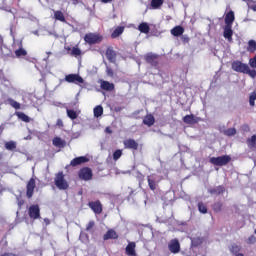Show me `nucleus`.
Instances as JSON below:
<instances>
[{
  "mask_svg": "<svg viewBox=\"0 0 256 256\" xmlns=\"http://www.w3.org/2000/svg\"><path fill=\"white\" fill-rule=\"evenodd\" d=\"M1 73H3V70L0 69V75H1Z\"/></svg>",
  "mask_w": 256,
  "mask_h": 256,
  "instance_id": "63",
  "label": "nucleus"
},
{
  "mask_svg": "<svg viewBox=\"0 0 256 256\" xmlns=\"http://www.w3.org/2000/svg\"><path fill=\"white\" fill-rule=\"evenodd\" d=\"M122 155H123V150L117 149L114 151L112 157H113L114 161H119V159H121Z\"/></svg>",
  "mask_w": 256,
  "mask_h": 256,
  "instance_id": "39",
  "label": "nucleus"
},
{
  "mask_svg": "<svg viewBox=\"0 0 256 256\" xmlns=\"http://www.w3.org/2000/svg\"><path fill=\"white\" fill-rule=\"evenodd\" d=\"M247 51L249 53H255V51H256V41L255 40L248 41Z\"/></svg>",
  "mask_w": 256,
  "mask_h": 256,
  "instance_id": "33",
  "label": "nucleus"
},
{
  "mask_svg": "<svg viewBox=\"0 0 256 256\" xmlns=\"http://www.w3.org/2000/svg\"><path fill=\"white\" fill-rule=\"evenodd\" d=\"M143 124L147 127H153L155 125V116L153 114H147L143 119Z\"/></svg>",
  "mask_w": 256,
  "mask_h": 256,
  "instance_id": "23",
  "label": "nucleus"
},
{
  "mask_svg": "<svg viewBox=\"0 0 256 256\" xmlns=\"http://www.w3.org/2000/svg\"><path fill=\"white\" fill-rule=\"evenodd\" d=\"M102 1V3H111V1H113V0H101Z\"/></svg>",
  "mask_w": 256,
  "mask_h": 256,
  "instance_id": "61",
  "label": "nucleus"
},
{
  "mask_svg": "<svg viewBox=\"0 0 256 256\" xmlns=\"http://www.w3.org/2000/svg\"><path fill=\"white\" fill-rule=\"evenodd\" d=\"M44 222L46 223V225H49L51 223V221L49 220V218H45Z\"/></svg>",
  "mask_w": 256,
  "mask_h": 256,
  "instance_id": "59",
  "label": "nucleus"
},
{
  "mask_svg": "<svg viewBox=\"0 0 256 256\" xmlns=\"http://www.w3.org/2000/svg\"><path fill=\"white\" fill-rule=\"evenodd\" d=\"M56 125H57L58 127H63V120L58 119L57 122H56Z\"/></svg>",
  "mask_w": 256,
  "mask_h": 256,
  "instance_id": "55",
  "label": "nucleus"
},
{
  "mask_svg": "<svg viewBox=\"0 0 256 256\" xmlns=\"http://www.w3.org/2000/svg\"><path fill=\"white\" fill-rule=\"evenodd\" d=\"M54 19L60 21L61 23H66L65 14L61 10L54 11Z\"/></svg>",
  "mask_w": 256,
  "mask_h": 256,
  "instance_id": "28",
  "label": "nucleus"
},
{
  "mask_svg": "<svg viewBox=\"0 0 256 256\" xmlns=\"http://www.w3.org/2000/svg\"><path fill=\"white\" fill-rule=\"evenodd\" d=\"M65 81L67 83H83V77L79 76V74H68L65 76Z\"/></svg>",
  "mask_w": 256,
  "mask_h": 256,
  "instance_id": "15",
  "label": "nucleus"
},
{
  "mask_svg": "<svg viewBox=\"0 0 256 256\" xmlns=\"http://www.w3.org/2000/svg\"><path fill=\"white\" fill-rule=\"evenodd\" d=\"M198 210L200 211V213L205 215L207 213V205L203 202H199L198 203Z\"/></svg>",
  "mask_w": 256,
  "mask_h": 256,
  "instance_id": "42",
  "label": "nucleus"
},
{
  "mask_svg": "<svg viewBox=\"0 0 256 256\" xmlns=\"http://www.w3.org/2000/svg\"><path fill=\"white\" fill-rule=\"evenodd\" d=\"M249 65L252 69H256V55L249 60Z\"/></svg>",
  "mask_w": 256,
  "mask_h": 256,
  "instance_id": "49",
  "label": "nucleus"
},
{
  "mask_svg": "<svg viewBox=\"0 0 256 256\" xmlns=\"http://www.w3.org/2000/svg\"><path fill=\"white\" fill-rule=\"evenodd\" d=\"M105 133H108L109 135H111V133H113V130H111V127H106Z\"/></svg>",
  "mask_w": 256,
  "mask_h": 256,
  "instance_id": "57",
  "label": "nucleus"
},
{
  "mask_svg": "<svg viewBox=\"0 0 256 256\" xmlns=\"http://www.w3.org/2000/svg\"><path fill=\"white\" fill-rule=\"evenodd\" d=\"M212 209H213L214 213H221V211L223 209V203L215 202L212 206Z\"/></svg>",
  "mask_w": 256,
  "mask_h": 256,
  "instance_id": "37",
  "label": "nucleus"
},
{
  "mask_svg": "<svg viewBox=\"0 0 256 256\" xmlns=\"http://www.w3.org/2000/svg\"><path fill=\"white\" fill-rule=\"evenodd\" d=\"M4 49H7V50H9V49H8L7 47H5V46H4Z\"/></svg>",
  "mask_w": 256,
  "mask_h": 256,
  "instance_id": "64",
  "label": "nucleus"
},
{
  "mask_svg": "<svg viewBox=\"0 0 256 256\" xmlns=\"http://www.w3.org/2000/svg\"><path fill=\"white\" fill-rule=\"evenodd\" d=\"M255 101H256V91H253L249 96V104L250 107H255Z\"/></svg>",
  "mask_w": 256,
  "mask_h": 256,
  "instance_id": "40",
  "label": "nucleus"
},
{
  "mask_svg": "<svg viewBox=\"0 0 256 256\" xmlns=\"http://www.w3.org/2000/svg\"><path fill=\"white\" fill-rule=\"evenodd\" d=\"M4 147L7 151H15V149H17V142L15 141L5 142Z\"/></svg>",
  "mask_w": 256,
  "mask_h": 256,
  "instance_id": "31",
  "label": "nucleus"
},
{
  "mask_svg": "<svg viewBox=\"0 0 256 256\" xmlns=\"http://www.w3.org/2000/svg\"><path fill=\"white\" fill-rule=\"evenodd\" d=\"M17 205L18 209L21 210L23 208V205H25V200L21 197L17 198Z\"/></svg>",
  "mask_w": 256,
  "mask_h": 256,
  "instance_id": "47",
  "label": "nucleus"
},
{
  "mask_svg": "<svg viewBox=\"0 0 256 256\" xmlns=\"http://www.w3.org/2000/svg\"><path fill=\"white\" fill-rule=\"evenodd\" d=\"M248 245H253L256 243V237L255 235H251L247 240Z\"/></svg>",
  "mask_w": 256,
  "mask_h": 256,
  "instance_id": "51",
  "label": "nucleus"
},
{
  "mask_svg": "<svg viewBox=\"0 0 256 256\" xmlns=\"http://www.w3.org/2000/svg\"><path fill=\"white\" fill-rule=\"evenodd\" d=\"M246 144L250 151H256V134L252 135L250 138H247Z\"/></svg>",
  "mask_w": 256,
  "mask_h": 256,
  "instance_id": "20",
  "label": "nucleus"
},
{
  "mask_svg": "<svg viewBox=\"0 0 256 256\" xmlns=\"http://www.w3.org/2000/svg\"><path fill=\"white\" fill-rule=\"evenodd\" d=\"M16 116L18 117V119H20L24 123H29V121H31L29 116H27V114H25L23 112H16Z\"/></svg>",
  "mask_w": 256,
  "mask_h": 256,
  "instance_id": "32",
  "label": "nucleus"
},
{
  "mask_svg": "<svg viewBox=\"0 0 256 256\" xmlns=\"http://www.w3.org/2000/svg\"><path fill=\"white\" fill-rule=\"evenodd\" d=\"M73 5H78L79 4V0H71Z\"/></svg>",
  "mask_w": 256,
  "mask_h": 256,
  "instance_id": "60",
  "label": "nucleus"
},
{
  "mask_svg": "<svg viewBox=\"0 0 256 256\" xmlns=\"http://www.w3.org/2000/svg\"><path fill=\"white\" fill-rule=\"evenodd\" d=\"M123 31H125L124 26H118L111 34L112 39H117L120 35H123Z\"/></svg>",
  "mask_w": 256,
  "mask_h": 256,
  "instance_id": "29",
  "label": "nucleus"
},
{
  "mask_svg": "<svg viewBox=\"0 0 256 256\" xmlns=\"http://www.w3.org/2000/svg\"><path fill=\"white\" fill-rule=\"evenodd\" d=\"M165 0H151L148 9L157 11L163 7Z\"/></svg>",
  "mask_w": 256,
  "mask_h": 256,
  "instance_id": "18",
  "label": "nucleus"
},
{
  "mask_svg": "<svg viewBox=\"0 0 256 256\" xmlns=\"http://www.w3.org/2000/svg\"><path fill=\"white\" fill-rule=\"evenodd\" d=\"M28 215L30 219H33L34 221L41 219V208H39V204L31 205L28 209Z\"/></svg>",
  "mask_w": 256,
  "mask_h": 256,
  "instance_id": "5",
  "label": "nucleus"
},
{
  "mask_svg": "<svg viewBox=\"0 0 256 256\" xmlns=\"http://www.w3.org/2000/svg\"><path fill=\"white\" fill-rule=\"evenodd\" d=\"M182 41H183V43H189V37L183 36Z\"/></svg>",
  "mask_w": 256,
  "mask_h": 256,
  "instance_id": "58",
  "label": "nucleus"
},
{
  "mask_svg": "<svg viewBox=\"0 0 256 256\" xmlns=\"http://www.w3.org/2000/svg\"><path fill=\"white\" fill-rule=\"evenodd\" d=\"M105 56L109 63H117V52L113 50V47L109 46L106 49Z\"/></svg>",
  "mask_w": 256,
  "mask_h": 256,
  "instance_id": "12",
  "label": "nucleus"
},
{
  "mask_svg": "<svg viewBox=\"0 0 256 256\" xmlns=\"http://www.w3.org/2000/svg\"><path fill=\"white\" fill-rule=\"evenodd\" d=\"M125 149H130L132 151H137L139 149V143L133 138H129L123 141Z\"/></svg>",
  "mask_w": 256,
  "mask_h": 256,
  "instance_id": "11",
  "label": "nucleus"
},
{
  "mask_svg": "<svg viewBox=\"0 0 256 256\" xmlns=\"http://www.w3.org/2000/svg\"><path fill=\"white\" fill-rule=\"evenodd\" d=\"M224 22L225 25L233 26V23L235 22V12H233V10H230L226 13Z\"/></svg>",
  "mask_w": 256,
  "mask_h": 256,
  "instance_id": "17",
  "label": "nucleus"
},
{
  "mask_svg": "<svg viewBox=\"0 0 256 256\" xmlns=\"http://www.w3.org/2000/svg\"><path fill=\"white\" fill-rule=\"evenodd\" d=\"M145 62L148 65H151V67H157L159 65V55L154 54V53H147L144 56Z\"/></svg>",
  "mask_w": 256,
  "mask_h": 256,
  "instance_id": "6",
  "label": "nucleus"
},
{
  "mask_svg": "<svg viewBox=\"0 0 256 256\" xmlns=\"http://www.w3.org/2000/svg\"><path fill=\"white\" fill-rule=\"evenodd\" d=\"M242 131H244V133H249L251 131V128L249 127L248 124H244L242 126Z\"/></svg>",
  "mask_w": 256,
  "mask_h": 256,
  "instance_id": "53",
  "label": "nucleus"
},
{
  "mask_svg": "<svg viewBox=\"0 0 256 256\" xmlns=\"http://www.w3.org/2000/svg\"><path fill=\"white\" fill-rule=\"evenodd\" d=\"M52 144L54 145V147H59L60 149H63L67 145L65 140L61 139L60 137H55L52 140Z\"/></svg>",
  "mask_w": 256,
  "mask_h": 256,
  "instance_id": "27",
  "label": "nucleus"
},
{
  "mask_svg": "<svg viewBox=\"0 0 256 256\" xmlns=\"http://www.w3.org/2000/svg\"><path fill=\"white\" fill-rule=\"evenodd\" d=\"M230 251L233 253V255H235L241 251V247H239L237 244H233Z\"/></svg>",
  "mask_w": 256,
  "mask_h": 256,
  "instance_id": "45",
  "label": "nucleus"
},
{
  "mask_svg": "<svg viewBox=\"0 0 256 256\" xmlns=\"http://www.w3.org/2000/svg\"><path fill=\"white\" fill-rule=\"evenodd\" d=\"M244 75H249V77H252V79H255V77H256V70L255 69L251 70V68H249V66H248V68H247L246 72L244 73Z\"/></svg>",
  "mask_w": 256,
  "mask_h": 256,
  "instance_id": "43",
  "label": "nucleus"
},
{
  "mask_svg": "<svg viewBox=\"0 0 256 256\" xmlns=\"http://www.w3.org/2000/svg\"><path fill=\"white\" fill-rule=\"evenodd\" d=\"M72 55H74L75 57H79V55H81V49H79L77 47H73L72 48Z\"/></svg>",
  "mask_w": 256,
  "mask_h": 256,
  "instance_id": "48",
  "label": "nucleus"
},
{
  "mask_svg": "<svg viewBox=\"0 0 256 256\" xmlns=\"http://www.w3.org/2000/svg\"><path fill=\"white\" fill-rule=\"evenodd\" d=\"M210 163L215 165L216 167H224L225 165H229L231 163V156L223 155L218 157L210 158Z\"/></svg>",
  "mask_w": 256,
  "mask_h": 256,
  "instance_id": "3",
  "label": "nucleus"
},
{
  "mask_svg": "<svg viewBox=\"0 0 256 256\" xmlns=\"http://www.w3.org/2000/svg\"><path fill=\"white\" fill-rule=\"evenodd\" d=\"M78 177L81 181H91L93 179V170L89 167H83L78 171Z\"/></svg>",
  "mask_w": 256,
  "mask_h": 256,
  "instance_id": "4",
  "label": "nucleus"
},
{
  "mask_svg": "<svg viewBox=\"0 0 256 256\" xmlns=\"http://www.w3.org/2000/svg\"><path fill=\"white\" fill-rule=\"evenodd\" d=\"M36 182L35 178H31L26 185V197L31 199L35 193Z\"/></svg>",
  "mask_w": 256,
  "mask_h": 256,
  "instance_id": "10",
  "label": "nucleus"
},
{
  "mask_svg": "<svg viewBox=\"0 0 256 256\" xmlns=\"http://www.w3.org/2000/svg\"><path fill=\"white\" fill-rule=\"evenodd\" d=\"M208 192L210 193V195H223V193H225V187L217 186L214 188H210Z\"/></svg>",
  "mask_w": 256,
  "mask_h": 256,
  "instance_id": "26",
  "label": "nucleus"
},
{
  "mask_svg": "<svg viewBox=\"0 0 256 256\" xmlns=\"http://www.w3.org/2000/svg\"><path fill=\"white\" fill-rule=\"evenodd\" d=\"M136 179H137L138 183L141 185V183H143V181H145V175H143V173H141V172H137Z\"/></svg>",
  "mask_w": 256,
  "mask_h": 256,
  "instance_id": "44",
  "label": "nucleus"
},
{
  "mask_svg": "<svg viewBox=\"0 0 256 256\" xmlns=\"http://www.w3.org/2000/svg\"><path fill=\"white\" fill-rule=\"evenodd\" d=\"M106 73H107L108 77H113L115 75V73L113 72L111 67L106 68Z\"/></svg>",
  "mask_w": 256,
  "mask_h": 256,
  "instance_id": "52",
  "label": "nucleus"
},
{
  "mask_svg": "<svg viewBox=\"0 0 256 256\" xmlns=\"http://www.w3.org/2000/svg\"><path fill=\"white\" fill-rule=\"evenodd\" d=\"M3 256H17V254L13 253V252H5L3 254Z\"/></svg>",
  "mask_w": 256,
  "mask_h": 256,
  "instance_id": "56",
  "label": "nucleus"
},
{
  "mask_svg": "<svg viewBox=\"0 0 256 256\" xmlns=\"http://www.w3.org/2000/svg\"><path fill=\"white\" fill-rule=\"evenodd\" d=\"M249 67V65L236 60L234 62H232V69L233 71H236V73H246L247 72V68Z\"/></svg>",
  "mask_w": 256,
  "mask_h": 256,
  "instance_id": "9",
  "label": "nucleus"
},
{
  "mask_svg": "<svg viewBox=\"0 0 256 256\" xmlns=\"http://www.w3.org/2000/svg\"><path fill=\"white\" fill-rule=\"evenodd\" d=\"M84 41L88 45H97V44L101 43V41H103V35H101L99 33L90 32V33L85 34Z\"/></svg>",
  "mask_w": 256,
  "mask_h": 256,
  "instance_id": "2",
  "label": "nucleus"
},
{
  "mask_svg": "<svg viewBox=\"0 0 256 256\" xmlns=\"http://www.w3.org/2000/svg\"><path fill=\"white\" fill-rule=\"evenodd\" d=\"M235 256H245L243 253H239L237 252L236 254H234Z\"/></svg>",
  "mask_w": 256,
  "mask_h": 256,
  "instance_id": "62",
  "label": "nucleus"
},
{
  "mask_svg": "<svg viewBox=\"0 0 256 256\" xmlns=\"http://www.w3.org/2000/svg\"><path fill=\"white\" fill-rule=\"evenodd\" d=\"M183 121L184 123H186V125H196V123H199L200 121H202V119L201 117H197L193 114H190V115L184 116Z\"/></svg>",
  "mask_w": 256,
  "mask_h": 256,
  "instance_id": "13",
  "label": "nucleus"
},
{
  "mask_svg": "<svg viewBox=\"0 0 256 256\" xmlns=\"http://www.w3.org/2000/svg\"><path fill=\"white\" fill-rule=\"evenodd\" d=\"M84 163H89L87 156L76 157L71 160L70 167H78V165H84Z\"/></svg>",
  "mask_w": 256,
  "mask_h": 256,
  "instance_id": "14",
  "label": "nucleus"
},
{
  "mask_svg": "<svg viewBox=\"0 0 256 256\" xmlns=\"http://www.w3.org/2000/svg\"><path fill=\"white\" fill-rule=\"evenodd\" d=\"M147 181H148V187L151 191H155L159 187V183L157 182V180H155L153 176L151 175L148 176Z\"/></svg>",
  "mask_w": 256,
  "mask_h": 256,
  "instance_id": "22",
  "label": "nucleus"
},
{
  "mask_svg": "<svg viewBox=\"0 0 256 256\" xmlns=\"http://www.w3.org/2000/svg\"><path fill=\"white\" fill-rule=\"evenodd\" d=\"M93 227H95V221L91 220L88 222V224L86 226V231H91V229H93Z\"/></svg>",
  "mask_w": 256,
  "mask_h": 256,
  "instance_id": "50",
  "label": "nucleus"
},
{
  "mask_svg": "<svg viewBox=\"0 0 256 256\" xmlns=\"http://www.w3.org/2000/svg\"><path fill=\"white\" fill-rule=\"evenodd\" d=\"M223 134L226 135V137H233L234 135H237V129L228 128L223 131Z\"/></svg>",
  "mask_w": 256,
  "mask_h": 256,
  "instance_id": "35",
  "label": "nucleus"
},
{
  "mask_svg": "<svg viewBox=\"0 0 256 256\" xmlns=\"http://www.w3.org/2000/svg\"><path fill=\"white\" fill-rule=\"evenodd\" d=\"M247 5H248L249 9H251L252 11H256V1L249 0Z\"/></svg>",
  "mask_w": 256,
  "mask_h": 256,
  "instance_id": "46",
  "label": "nucleus"
},
{
  "mask_svg": "<svg viewBox=\"0 0 256 256\" xmlns=\"http://www.w3.org/2000/svg\"><path fill=\"white\" fill-rule=\"evenodd\" d=\"M103 115V106H96L94 108V117H101Z\"/></svg>",
  "mask_w": 256,
  "mask_h": 256,
  "instance_id": "41",
  "label": "nucleus"
},
{
  "mask_svg": "<svg viewBox=\"0 0 256 256\" xmlns=\"http://www.w3.org/2000/svg\"><path fill=\"white\" fill-rule=\"evenodd\" d=\"M88 207L95 213V215H101L103 213V204L100 200L90 201Z\"/></svg>",
  "mask_w": 256,
  "mask_h": 256,
  "instance_id": "7",
  "label": "nucleus"
},
{
  "mask_svg": "<svg viewBox=\"0 0 256 256\" xmlns=\"http://www.w3.org/2000/svg\"><path fill=\"white\" fill-rule=\"evenodd\" d=\"M0 50H1V54H2L4 57H10V55H11V50H8L9 53H7V54L3 53V46H0Z\"/></svg>",
  "mask_w": 256,
  "mask_h": 256,
  "instance_id": "54",
  "label": "nucleus"
},
{
  "mask_svg": "<svg viewBox=\"0 0 256 256\" xmlns=\"http://www.w3.org/2000/svg\"><path fill=\"white\" fill-rule=\"evenodd\" d=\"M104 241H109V239H119V235L113 229H109L106 234L103 235Z\"/></svg>",
  "mask_w": 256,
  "mask_h": 256,
  "instance_id": "21",
  "label": "nucleus"
},
{
  "mask_svg": "<svg viewBox=\"0 0 256 256\" xmlns=\"http://www.w3.org/2000/svg\"><path fill=\"white\" fill-rule=\"evenodd\" d=\"M138 30L140 31V33H145L147 35V33H149V31H151V28L149 27L148 23L142 22L139 24Z\"/></svg>",
  "mask_w": 256,
  "mask_h": 256,
  "instance_id": "30",
  "label": "nucleus"
},
{
  "mask_svg": "<svg viewBox=\"0 0 256 256\" xmlns=\"http://www.w3.org/2000/svg\"><path fill=\"white\" fill-rule=\"evenodd\" d=\"M15 56L19 59L21 57H27V50L24 48H19L15 50Z\"/></svg>",
  "mask_w": 256,
  "mask_h": 256,
  "instance_id": "34",
  "label": "nucleus"
},
{
  "mask_svg": "<svg viewBox=\"0 0 256 256\" xmlns=\"http://www.w3.org/2000/svg\"><path fill=\"white\" fill-rule=\"evenodd\" d=\"M224 39H227L229 43L233 41V26L225 25L224 32H223Z\"/></svg>",
  "mask_w": 256,
  "mask_h": 256,
  "instance_id": "16",
  "label": "nucleus"
},
{
  "mask_svg": "<svg viewBox=\"0 0 256 256\" xmlns=\"http://www.w3.org/2000/svg\"><path fill=\"white\" fill-rule=\"evenodd\" d=\"M9 105H11V107H13L14 109H21V104L15 100H13V98H8L7 99Z\"/></svg>",
  "mask_w": 256,
  "mask_h": 256,
  "instance_id": "38",
  "label": "nucleus"
},
{
  "mask_svg": "<svg viewBox=\"0 0 256 256\" xmlns=\"http://www.w3.org/2000/svg\"><path fill=\"white\" fill-rule=\"evenodd\" d=\"M54 183L60 191H65L69 189V183L65 180V174L63 172H58L55 176Z\"/></svg>",
  "mask_w": 256,
  "mask_h": 256,
  "instance_id": "1",
  "label": "nucleus"
},
{
  "mask_svg": "<svg viewBox=\"0 0 256 256\" xmlns=\"http://www.w3.org/2000/svg\"><path fill=\"white\" fill-rule=\"evenodd\" d=\"M185 33V28L183 26H175L171 29V35L174 37H181Z\"/></svg>",
  "mask_w": 256,
  "mask_h": 256,
  "instance_id": "25",
  "label": "nucleus"
},
{
  "mask_svg": "<svg viewBox=\"0 0 256 256\" xmlns=\"http://www.w3.org/2000/svg\"><path fill=\"white\" fill-rule=\"evenodd\" d=\"M66 113H67V117H69V119H72V120H75L77 119V117H79V114H77V111L75 110L67 109Z\"/></svg>",
  "mask_w": 256,
  "mask_h": 256,
  "instance_id": "36",
  "label": "nucleus"
},
{
  "mask_svg": "<svg viewBox=\"0 0 256 256\" xmlns=\"http://www.w3.org/2000/svg\"><path fill=\"white\" fill-rule=\"evenodd\" d=\"M100 87L103 91H115V84L102 80Z\"/></svg>",
  "mask_w": 256,
  "mask_h": 256,
  "instance_id": "19",
  "label": "nucleus"
},
{
  "mask_svg": "<svg viewBox=\"0 0 256 256\" xmlns=\"http://www.w3.org/2000/svg\"><path fill=\"white\" fill-rule=\"evenodd\" d=\"M135 247H137L135 242H130L126 246V255H128V256H137V252H135Z\"/></svg>",
  "mask_w": 256,
  "mask_h": 256,
  "instance_id": "24",
  "label": "nucleus"
},
{
  "mask_svg": "<svg viewBox=\"0 0 256 256\" xmlns=\"http://www.w3.org/2000/svg\"><path fill=\"white\" fill-rule=\"evenodd\" d=\"M168 249L170 253H173L174 255H177V253H180L181 243H179V239L175 238L170 240V242L168 243Z\"/></svg>",
  "mask_w": 256,
  "mask_h": 256,
  "instance_id": "8",
  "label": "nucleus"
}]
</instances>
